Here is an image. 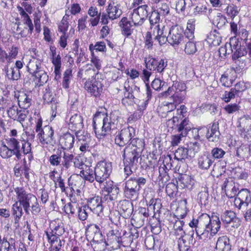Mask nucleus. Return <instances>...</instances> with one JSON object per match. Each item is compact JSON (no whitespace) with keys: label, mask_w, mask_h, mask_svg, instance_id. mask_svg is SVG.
I'll list each match as a JSON object with an SVG mask.
<instances>
[{"label":"nucleus","mask_w":251,"mask_h":251,"mask_svg":"<svg viewBox=\"0 0 251 251\" xmlns=\"http://www.w3.org/2000/svg\"><path fill=\"white\" fill-rule=\"evenodd\" d=\"M240 126H243L245 129L249 130L251 128V118L244 116L241 118Z\"/></svg>","instance_id":"nucleus-62"},{"label":"nucleus","mask_w":251,"mask_h":251,"mask_svg":"<svg viewBox=\"0 0 251 251\" xmlns=\"http://www.w3.org/2000/svg\"><path fill=\"white\" fill-rule=\"evenodd\" d=\"M17 201L13 204L12 215L15 220L19 219L23 215V208L27 214L30 210L33 215L38 214L41 208L37 198L33 194L27 193L23 187L14 188Z\"/></svg>","instance_id":"nucleus-1"},{"label":"nucleus","mask_w":251,"mask_h":251,"mask_svg":"<svg viewBox=\"0 0 251 251\" xmlns=\"http://www.w3.org/2000/svg\"><path fill=\"white\" fill-rule=\"evenodd\" d=\"M6 75L9 79L18 80L20 77V71L18 69L11 67L6 71Z\"/></svg>","instance_id":"nucleus-49"},{"label":"nucleus","mask_w":251,"mask_h":251,"mask_svg":"<svg viewBox=\"0 0 251 251\" xmlns=\"http://www.w3.org/2000/svg\"><path fill=\"white\" fill-rule=\"evenodd\" d=\"M105 196H107L111 201L116 199L118 194L119 189L114 185L113 182L111 180H105L103 183L100 184Z\"/></svg>","instance_id":"nucleus-14"},{"label":"nucleus","mask_w":251,"mask_h":251,"mask_svg":"<svg viewBox=\"0 0 251 251\" xmlns=\"http://www.w3.org/2000/svg\"><path fill=\"white\" fill-rule=\"evenodd\" d=\"M107 244L108 246H111L113 250H117L121 248L122 245V237L121 233L117 229H112L107 233Z\"/></svg>","instance_id":"nucleus-15"},{"label":"nucleus","mask_w":251,"mask_h":251,"mask_svg":"<svg viewBox=\"0 0 251 251\" xmlns=\"http://www.w3.org/2000/svg\"><path fill=\"white\" fill-rule=\"evenodd\" d=\"M183 30L177 25L172 26L168 34L167 42L172 46L178 45L183 39Z\"/></svg>","instance_id":"nucleus-12"},{"label":"nucleus","mask_w":251,"mask_h":251,"mask_svg":"<svg viewBox=\"0 0 251 251\" xmlns=\"http://www.w3.org/2000/svg\"><path fill=\"white\" fill-rule=\"evenodd\" d=\"M209 16L212 21L213 25L216 26L217 28L213 29L207 38V42L211 45L218 46L220 45V35L218 31L219 28L218 25L220 23V13L218 9L211 10Z\"/></svg>","instance_id":"nucleus-6"},{"label":"nucleus","mask_w":251,"mask_h":251,"mask_svg":"<svg viewBox=\"0 0 251 251\" xmlns=\"http://www.w3.org/2000/svg\"><path fill=\"white\" fill-rule=\"evenodd\" d=\"M222 251H230L231 246L229 244V239L226 236L221 237V248L223 247Z\"/></svg>","instance_id":"nucleus-56"},{"label":"nucleus","mask_w":251,"mask_h":251,"mask_svg":"<svg viewBox=\"0 0 251 251\" xmlns=\"http://www.w3.org/2000/svg\"><path fill=\"white\" fill-rule=\"evenodd\" d=\"M118 209L121 216L126 219L130 217L133 211L132 203L126 200L119 201L118 204Z\"/></svg>","instance_id":"nucleus-18"},{"label":"nucleus","mask_w":251,"mask_h":251,"mask_svg":"<svg viewBox=\"0 0 251 251\" xmlns=\"http://www.w3.org/2000/svg\"><path fill=\"white\" fill-rule=\"evenodd\" d=\"M141 153V152L135 151V149H132L130 146H126L124 150V162L128 164L130 163L132 165H137Z\"/></svg>","instance_id":"nucleus-16"},{"label":"nucleus","mask_w":251,"mask_h":251,"mask_svg":"<svg viewBox=\"0 0 251 251\" xmlns=\"http://www.w3.org/2000/svg\"><path fill=\"white\" fill-rule=\"evenodd\" d=\"M160 15L163 16L167 15L169 13L170 8L168 3L162 2L159 3L157 5V11Z\"/></svg>","instance_id":"nucleus-55"},{"label":"nucleus","mask_w":251,"mask_h":251,"mask_svg":"<svg viewBox=\"0 0 251 251\" xmlns=\"http://www.w3.org/2000/svg\"><path fill=\"white\" fill-rule=\"evenodd\" d=\"M234 53L232 55V58L233 59H237L241 56H244L247 53V51L244 50V48H241V45L239 44L238 42L237 41L236 43L233 44V48Z\"/></svg>","instance_id":"nucleus-39"},{"label":"nucleus","mask_w":251,"mask_h":251,"mask_svg":"<svg viewBox=\"0 0 251 251\" xmlns=\"http://www.w3.org/2000/svg\"><path fill=\"white\" fill-rule=\"evenodd\" d=\"M191 129L189 121L185 118L180 121L176 130L178 133H181V135H187Z\"/></svg>","instance_id":"nucleus-34"},{"label":"nucleus","mask_w":251,"mask_h":251,"mask_svg":"<svg viewBox=\"0 0 251 251\" xmlns=\"http://www.w3.org/2000/svg\"><path fill=\"white\" fill-rule=\"evenodd\" d=\"M75 140V136L67 132L60 137L59 143L62 149L69 150L73 148Z\"/></svg>","instance_id":"nucleus-23"},{"label":"nucleus","mask_w":251,"mask_h":251,"mask_svg":"<svg viewBox=\"0 0 251 251\" xmlns=\"http://www.w3.org/2000/svg\"><path fill=\"white\" fill-rule=\"evenodd\" d=\"M221 220L225 224L232 223V227H238L240 225V220L236 217L235 213L231 210L226 211L221 216Z\"/></svg>","instance_id":"nucleus-20"},{"label":"nucleus","mask_w":251,"mask_h":251,"mask_svg":"<svg viewBox=\"0 0 251 251\" xmlns=\"http://www.w3.org/2000/svg\"><path fill=\"white\" fill-rule=\"evenodd\" d=\"M74 155L63 151L62 154L61 165L65 169H68L72 166L74 160Z\"/></svg>","instance_id":"nucleus-33"},{"label":"nucleus","mask_w":251,"mask_h":251,"mask_svg":"<svg viewBox=\"0 0 251 251\" xmlns=\"http://www.w3.org/2000/svg\"><path fill=\"white\" fill-rule=\"evenodd\" d=\"M124 89L125 90L124 98L122 100V103H125L126 102H127V99L132 100L135 99V96L134 94H133V92L132 91V87L130 88L129 86L127 87L126 85H125L124 86Z\"/></svg>","instance_id":"nucleus-51"},{"label":"nucleus","mask_w":251,"mask_h":251,"mask_svg":"<svg viewBox=\"0 0 251 251\" xmlns=\"http://www.w3.org/2000/svg\"><path fill=\"white\" fill-rule=\"evenodd\" d=\"M185 52L189 55L194 54L197 51L196 41H188L186 42L184 49Z\"/></svg>","instance_id":"nucleus-46"},{"label":"nucleus","mask_w":251,"mask_h":251,"mask_svg":"<svg viewBox=\"0 0 251 251\" xmlns=\"http://www.w3.org/2000/svg\"><path fill=\"white\" fill-rule=\"evenodd\" d=\"M68 183L71 189L74 192L76 191L79 193L81 190L84 186L85 181L79 174V175L76 174L72 176L68 179Z\"/></svg>","instance_id":"nucleus-19"},{"label":"nucleus","mask_w":251,"mask_h":251,"mask_svg":"<svg viewBox=\"0 0 251 251\" xmlns=\"http://www.w3.org/2000/svg\"><path fill=\"white\" fill-rule=\"evenodd\" d=\"M99 74H97L95 77L87 80L85 83L84 88L87 92L95 97H99L102 93L103 84V79H99Z\"/></svg>","instance_id":"nucleus-8"},{"label":"nucleus","mask_w":251,"mask_h":251,"mask_svg":"<svg viewBox=\"0 0 251 251\" xmlns=\"http://www.w3.org/2000/svg\"><path fill=\"white\" fill-rule=\"evenodd\" d=\"M189 151L187 148L180 147L175 153V158L177 160H184L189 157Z\"/></svg>","instance_id":"nucleus-41"},{"label":"nucleus","mask_w":251,"mask_h":251,"mask_svg":"<svg viewBox=\"0 0 251 251\" xmlns=\"http://www.w3.org/2000/svg\"><path fill=\"white\" fill-rule=\"evenodd\" d=\"M72 76V70L70 69L66 70L64 73V77L62 82V86L64 88L67 89L69 88Z\"/></svg>","instance_id":"nucleus-52"},{"label":"nucleus","mask_w":251,"mask_h":251,"mask_svg":"<svg viewBox=\"0 0 251 251\" xmlns=\"http://www.w3.org/2000/svg\"><path fill=\"white\" fill-rule=\"evenodd\" d=\"M107 14L109 20H114L119 18L122 14L120 6L114 2L110 3L106 9Z\"/></svg>","instance_id":"nucleus-25"},{"label":"nucleus","mask_w":251,"mask_h":251,"mask_svg":"<svg viewBox=\"0 0 251 251\" xmlns=\"http://www.w3.org/2000/svg\"><path fill=\"white\" fill-rule=\"evenodd\" d=\"M37 137L43 145L52 144L54 140V131L50 126H45L37 134Z\"/></svg>","instance_id":"nucleus-13"},{"label":"nucleus","mask_w":251,"mask_h":251,"mask_svg":"<svg viewBox=\"0 0 251 251\" xmlns=\"http://www.w3.org/2000/svg\"><path fill=\"white\" fill-rule=\"evenodd\" d=\"M94 171L92 169L88 168L85 170H82L80 172V175L84 181L87 180L90 182H93L95 179V176L93 175Z\"/></svg>","instance_id":"nucleus-43"},{"label":"nucleus","mask_w":251,"mask_h":251,"mask_svg":"<svg viewBox=\"0 0 251 251\" xmlns=\"http://www.w3.org/2000/svg\"><path fill=\"white\" fill-rule=\"evenodd\" d=\"M78 207V204L75 202H69L65 205L64 211L68 214H74L77 211Z\"/></svg>","instance_id":"nucleus-48"},{"label":"nucleus","mask_w":251,"mask_h":251,"mask_svg":"<svg viewBox=\"0 0 251 251\" xmlns=\"http://www.w3.org/2000/svg\"><path fill=\"white\" fill-rule=\"evenodd\" d=\"M158 60L152 58L151 56L145 58V63L146 68L150 70H153L155 66H156Z\"/></svg>","instance_id":"nucleus-58"},{"label":"nucleus","mask_w":251,"mask_h":251,"mask_svg":"<svg viewBox=\"0 0 251 251\" xmlns=\"http://www.w3.org/2000/svg\"><path fill=\"white\" fill-rule=\"evenodd\" d=\"M166 31L165 27L163 26L160 28V26L157 25L153 28V35L154 36L155 40L158 41L160 45L165 44L168 40V36H166Z\"/></svg>","instance_id":"nucleus-21"},{"label":"nucleus","mask_w":251,"mask_h":251,"mask_svg":"<svg viewBox=\"0 0 251 251\" xmlns=\"http://www.w3.org/2000/svg\"><path fill=\"white\" fill-rule=\"evenodd\" d=\"M223 9L226 11L227 15L232 19L237 16L239 13L237 7L233 4L227 5Z\"/></svg>","instance_id":"nucleus-50"},{"label":"nucleus","mask_w":251,"mask_h":251,"mask_svg":"<svg viewBox=\"0 0 251 251\" xmlns=\"http://www.w3.org/2000/svg\"><path fill=\"white\" fill-rule=\"evenodd\" d=\"M22 18L23 19L24 24L25 25H26L28 27V29L27 30V33L31 34L33 30V25L32 24L31 20L30 19L28 15H26L24 17H22Z\"/></svg>","instance_id":"nucleus-63"},{"label":"nucleus","mask_w":251,"mask_h":251,"mask_svg":"<svg viewBox=\"0 0 251 251\" xmlns=\"http://www.w3.org/2000/svg\"><path fill=\"white\" fill-rule=\"evenodd\" d=\"M65 232V229L62 223H58L57 225L55 226L53 229L52 230L51 233L60 236L62 235Z\"/></svg>","instance_id":"nucleus-64"},{"label":"nucleus","mask_w":251,"mask_h":251,"mask_svg":"<svg viewBox=\"0 0 251 251\" xmlns=\"http://www.w3.org/2000/svg\"><path fill=\"white\" fill-rule=\"evenodd\" d=\"M151 226V231L154 234L157 235L161 231L160 222L157 219L152 218L150 221Z\"/></svg>","instance_id":"nucleus-45"},{"label":"nucleus","mask_w":251,"mask_h":251,"mask_svg":"<svg viewBox=\"0 0 251 251\" xmlns=\"http://www.w3.org/2000/svg\"><path fill=\"white\" fill-rule=\"evenodd\" d=\"M127 146H130L132 149H135V151L141 152L144 147V143L141 139L132 138L130 143Z\"/></svg>","instance_id":"nucleus-38"},{"label":"nucleus","mask_w":251,"mask_h":251,"mask_svg":"<svg viewBox=\"0 0 251 251\" xmlns=\"http://www.w3.org/2000/svg\"><path fill=\"white\" fill-rule=\"evenodd\" d=\"M211 164V160L206 155L201 156L199 159V166L202 169H207Z\"/></svg>","instance_id":"nucleus-53"},{"label":"nucleus","mask_w":251,"mask_h":251,"mask_svg":"<svg viewBox=\"0 0 251 251\" xmlns=\"http://www.w3.org/2000/svg\"><path fill=\"white\" fill-rule=\"evenodd\" d=\"M83 127V119L81 115L75 114L70 119L69 128L72 131L77 132Z\"/></svg>","instance_id":"nucleus-24"},{"label":"nucleus","mask_w":251,"mask_h":251,"mask_svg":"<svg viewBox=\"0 0 251 251\" xmlns=\"http://www.w3.org/2000/svg\"><path fill=\"white\" fill-rule=\"evenodd\" d=\"M28 71L35 77L39 85H42L48 80V75L43 69V65L39 60H30L27 66Z\"/></svg>","instance_id":"nucleus-5"},{"label":"nucleus","mask_w":251,"mask_h":251,"mask_svg":"<svg viewBox=\"0 0 251 251\" xmlns=\"http://www.w3.org/2000/svg\"><path fill=\"white\" fill-rule=\"evenodd\" d=\"M160 20V14L158 12L154 11L151 12L149 17L150 23L151 28H153L157 25L160 26L159 23Z\"/></svg>","instance_id":"nucleus-47"},{"label":"nucleus","mask_w":251,"mask_h":251,"mask_svg":"<svg viewBox=\"0 0 251 251\" xmlns=\"http://www.w3.org/2000/svg\"><path fill=\"white\" fill-rule=\"evenodd\" d=\"M148 6L145 4L134 9L131 15V19L134 26H140L144 22L148 16Z\"/></svg>","instance_id":"nucleus-10"},{"label":"nucleus","mask_w":251,"mask_h":251,"mask_svg":"<svg viewBox=\"0 0 251 251\" xmlns=\"http://www.w3.org/2000/svg\"><path fill=\"white\" fill-rule=\"evenodd\" d=\"M112 170L111 162L100 161L95 168L94 175L96 181L100 184L103 183L109 176Z\"/></svg>","instance_id":"nucleus-7"},{"label":"nucleus","mask_w":251,"mask_h":251,"mask_svg":"<svg viewBox=\"0 0 251 251\" xmlns=\"http://www.w3.org/2000/svg\"><path fill=\"white\" fill-rule=\"evenodd\" d=\"M251 193L250 191L243 188L238 192L234 200V205L238 209H245L250 203Z\"/></svg>","instance_id":"nucleus-11"},{"label":"nucleus","mask_w":251,"mask_h":251,"mask_svg":"<svg viewBox=\"0 0 251 251\" xmlns=\"http://www.w3.org/2000/svg\"><path fill=\"white\" fill-rule=\"evenodd\" d=\"M150 202L149 208L153 209L154 212H158L161 207L160 200L159 199H152Z\"/></svg>","instance_id":"nucleus-60"},{"label":"nucleus","mask_w":251,"mask_h":251,"mask_svg":"<svg viewBox=\"0 0 251 251\" xmlns=\"http://www.w3.org/2000/svg\"><path fill=\"white\" fill-rule=\"evenodd\" d=\"M87 208L94 214L100 216L103 210L101 198L98 196H95L87 199Z\"/></svg>","instance_id":"nucleus-17"},{"label":"nucleus","mask_w":251,"mask_h":251,"mask_svg":"<svg viewBox=\"0 0 251 251\" xmlns=\"http://www.w3.org/2000/svg\"><path fill=\"white\" fill-rule=\"evenodd\" d=\"M237 43L236 39L232 38L230 39L229 43H226L224 47H221V54H223L225 56L226 54H229L233 52V44Z\"/></svg>","instance_id":"nucleus-40"},{"label":"nucleus","mask_w":251,"mask_h":251,"mask_svg":"<svg viewBox=\"0 0 251 251\" xmlns=\"http://www.w3.org/2000/svg\"><path fill=\"white\" fill-rule=\"evenodd\" d=\"M238 92L235 89H231L229 92L226 91L223 99L225 102H228L235 98V96Z\"/></svg>","instance_id":"nucleus-61"},{"label":"nucleus","mask_w":251,"mask_h":251,"mask_svg":"<svg viewBox=\"0 0 251 251\" xmlns=\"http://www.w3.org/2000/svg\"><path fill=\"white\" fill-rule=\"evenodd\" d=\"M69 27V24L67 21V17L66 15L63 18L62 20L58 26V31L62 32L63 34H66Z\"/></svg>","instance_id":"nucleus-59"},{"label":"nucleus","mask_w":251,"mask_h":251,"mask_svg":"<svg viewBox=\"0 0 251 251\" xmlns=\"http://www.w3.org/2000/svg\"><path fill=\"white\" fill-rule=\"evenodd\" d=\"M6 144L4 142H0V156L3 159H9L15 155L17 159L20 160L23 155H27L29 161L33 159L31 152V144L23 137L16 139L11 137L6 140Z\"/></svg>","instance_id":"nucleus-2"},{"label":"nucleus","mask_w":251,"mask_h":251,"mask_svg":"<svg viewBox=\"0 0 251 251\" xmlns=\"http://www.w3.org/2000/svg\"><path fill=\"white\" fill-rule=\"evenodd\" d=\"M18 101L20 108L27 109L31 104V96L24 92H21L18 95Z\"/></svg>","instance_id":"nucleus-29"},{"label":"nucleus","mask_w":251,"mask_h":251,"mask_svg":"<svg viewBox=\"0 0 251 251\" xmlns=\"http://www.w3.org/2000/svg\"><path fill=\"white\" fill-rule=\"evenodd\" d=\"M222 189L223 190H225L226 196L229 198H232L237 196L238 189L233 185L231 182H229L228 180H226Z\"/></svg>","instance_id":"nucleus-31"},{"label":"nucleus","mask_w":251,"mask_h":251,"mask_svg":"<svg viewBox=\"0 0 251 251\" xmlns=\"http://www.w3.org/2000/svg\"><path fill=\"white\" fill-rule=\"evenodd\" d=\"M119 113L115 111L108 117L102 113H96L93 118V127L97 137L102 139L107 135L111 130L117 127L120 122Z\"/></svg>","instance_id":"nucleus-3"},{"label":"nucleus","mask_w":251,"mask_h":251,"mask_svg":"<svg viewBox=\"0 0 251 251\" xmlns=\"http://www.w3.org/2000/svg\"><path fill=\"white\" fill-rule=\"evenodd\" d=\"M63 151L57 150L56 153L51 155L49 158L50 164L53 166L61 165L62 154Z\"/></svg>","instance_id":"nucleus-37"},{"label":"nucleus","mask_w":251,"mask_h":251,"mask_svg":"<svg viewBox=\"0 0 251 251\" xmlns=\"http://www.w3.org/2000/svg\"><path fill=\"white\" fill-rule=\"evenodd\" d=\"M89 49L91 51L92 55H93L94 54L95 50L101 52L106 51V46L103 42H97L94 45L91 44L89 45Z\"/></svg>","instance_id":"nucleus-44"},{"label":"nucleus","mask_w":251,"mask_h":251,"mask_svg":"<svg viewBox=\"0 0 251 251\" xmlns=\"http://www.w3.org/2000/svg\"><path fill=\"white\" fill-rule=\"evenodd\" d=\"M218 122H214L209 131L207 128H203L202 130L206 132V136L209 141L218 142L220 138V131L219 130Z\"/></svg>","instance_id":"nucleus-22"},{"label":"nucleus","mask_w":251,"mask_h":251,"mask_svg":"<svg viewBox=\"0 0 251 251\" xmlns=\"http://www.w3.org/2000/svg\"><path fill=\"white\" fill-rule=\"evenodd\" d=\"M184 223L181 220H176L174 225V234L176 236L184 237L185 232L183 230Z\"/></svg>","instance_id":"nucleus-42"},{"label":"nucleus","mask_w":251,"mask_h":251,"mask_svg":"<svg viewBox=\"0 0 251 251\" xmlns=\"http://www.w3.org/2000/svg\"><path fill=\"white\" fill-rule=\"evenodd\" d=\"M176 108V106L174 103H167L166 104L160 106L158 109V114L162 118H171L174 114V113L172 114V112Z\"/></svg>","instance_id":"nucleus-27"},{"label":"nucleus","mask_w":251,"mask_h":251,"mask_svg":"<svg viewBox=\"0 0 251 251\" xmlns=\"http://www.w3.org/2000/svg\"><path fill=\"white\" fill-rule=\"evenodd\" d=\"M217 213H212L209 218V224L206 226L211 230L210 235L214 236L220 229V220Z\"/></svg>","instance_id":"nucleus-28"},{"label":"nucleus","mask_w":251,"mask_h":251,"mask_svg":"<svg viewBox=\"0 0 251 251\" xmlns=\"http://www.w3.org/2000/svg\"><path fill=\"white\" fill-rule=\"evenodd\" d=\"M135 135V129L129 126L119 131L115 138V142L120 147H123Z\"/></svg>","instance_id":"nucleus-9"},{"label":"nucleus","mask_w":251,"mask_h":251,"mask_svg":"<svg viewBox=\"0 0 251 251\" xmlns=\"http://www.w3.org/2000/svg\"><path fill=\"white\" fill-rule=\"evenodd\" d=\"M177 171L179 174H181L178 178V181L182 185V187L184 188L192 186L194 184V180L191 176L187 174H182L184 171L181 169L180 166L178 167Z\"/></svg>","instance_id":"nucleus-30"},{"label":"nucleus","mask_w":251,"mask_h":251,"mask_svg":"<svg viewBox=\"0 0 251 251\" xmlns=\"http://www.w3.org/2000/svg\"><path fill=\"white\" fill-rule=\"evenodd\" d=\"M174 87L176 88V91L173 94V99L176 102L179 103L183 99L184 92L183 94L181 93L185 91L186 88V85L183 82L176 81L174 82Z\"/></svg>","instance_id":"nucleus-26"},{"label":"nucleus","mask_w":251,"mask_h":251,"mask_svg":"<svg viewBox=\"0 0 251 251\" xmlns=\"http://www.w3.org/2000/svg\"><path fill=\"white\" fill-rule=\"evenodd\" d=\"M201 141L191 142L188 144L189 157H194L195 154L200 151L201 149Z\"/></svg>","instance_id":"nucleus-35"},{"label":"nucleus","mask_w":251,"mask_h":251,"mask_svg":"<svg viewBox=\"0 0 251 251\" xmlns=\"http://www.w3.org/2000/svg\"><path fill=\"white\" fill-rule=\"evenodd\" d=\"M180 121V120L179 119L177 116H175L173 115L172 118L169 119L167 120L166 124L168 127L177 129Z\"/></svg>","instance_id":"nucleus-54"},{"label":"nucleus","mask_w":251,"mask_h":251,"mask_svg":"<svg viewBox=\"0 0 251 251\" xmlns=\"http://www.w3.org/2000/svg\"><path fill=\"white\" fill-rule=\"evenodd\" d=\"M52 63L54 66V73L57 75H60V68L61 66V57L59 54H56V52L54 50L52 52Z\"/></svg>","instance_id":"nucleus-36"},{"label":"nucleus","mask_w":251,"mask_h":251,"mask_svg":"<svg viewBox=\"0 0 251 251\" xmlns=\"http://www.w3.org/2000/svg\"><path fill=\"white\" fill-rule=\"evenodd\" d=\"M119 25L124 35L128 37L131 35L133 32V29L131 28L132 25L127 18L123 17L120 22Z\"/></svg>","instance_id":"nucleus-32"},{"label":"nucleus","mask_w":251,"mask_h":251,"mask_svg":"<svg viewBox=\"0 0 251 251\" xmlns=\"http://www.w3.org/2000/svg\"><path fill=\"white\" fill-rule=\"evenodd\" d=\"M147 180L141 176L131 177L126 181L124 190L126 197L131 200H136L140 189L146 183Z\"/></svg>","instance_id":"nucleus-4"},{"label":"nucleus","mask_w":251,"mask_h":251,"mask_svg":"<svg viewBox=\"0 0 251 251\" xmlns=\"http://www.w3.org/2000/svg\"><path fill=\"white\" fill-rule=\"evenodd\" d=\"M87 207L85 205L81 207H78L77 210L78 214V217L81 221H85L88 217V213L87 210H88Z\"/></svg>","instance_id":"nucleus-57"}]
</instances>
